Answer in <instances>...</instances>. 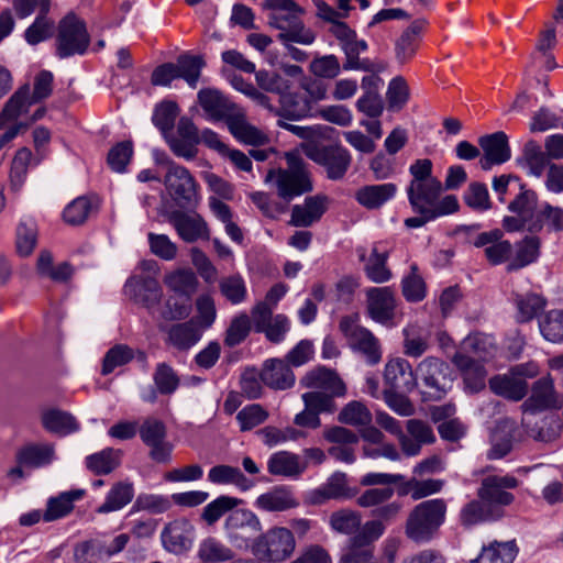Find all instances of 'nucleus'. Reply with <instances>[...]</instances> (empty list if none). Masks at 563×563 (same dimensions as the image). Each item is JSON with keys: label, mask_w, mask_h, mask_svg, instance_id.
<instances>
[{"label": "nucleus", "mask_w": 563, "mask_h": 563, "mask_svg": "<svg viewBox=\"0 0 563 563\" xmlns=\"http://www.w3.org/2000/svg\"><path fill=\"white\" fill-rule=\"evenodd\" d=\"M121 453L111 448L86 457V466L95 475H107L113 472L120 464Z\"/></svg>", "instance_id": "obj_47"}, {"label": "nucleus", "mask_w": 563, "mask_h": 563, "mask_svg": "<svg viewBox=\"0 0 563 563\" xmlns=\"http://www.w3.org/2000/svg\"><path fill=\"white\" fill-rule=\"evenodd\" d=\"M299 505L294 493L287 486L280 485L260 495L255 500V506L269 512H280Z\"/></svg>", "instance_id": "obj_31"}, {"label": "nucleus", "mask_w": 563, "mask_h": 563, "mask_svg": "<svg viewBox=\"0 0 563 563\" xmlns=\"http://www.w3.org/2000/svg\"><path fill=\"white\" fill-rule=\"evenodd\" d=\"M519 194L509 202L508 210L518 216L530 217L538 203V195L531 189H527L523 183H519Z\"/></svg>", "instance_id": "obj_62"}, {"label": "nucleus", "mask_w": 563, "mask_h": 563, "mask_svg": "<svg viewBox=\"0 0 563 563\" xmlns=\"http://www.w3.org/2000/svg\"><path fill=\"white\" fill-rule=\"evenodd\" d=\"M55 457V448L51 443L27 444L16 453L18 463L31 467L48 465Z\"/></svg>", "instance_id": "obj_40"}, {"label": "nucleus", "mask_w": 563, "mask_h": 563, "mask_svg": "<svg viewBox=\"0 0 563 563\" xmlns=\"http://www.w3.org/2000/svg\"><path fill=\"white\" fill-rule=\"evenodd\" d=\"M563 405L550 375L536 380L531 387V395L521 405L525 413H537L548 409L560 408Z\"/></svg>", "instance_id": "obj_16"}, {"label": "nucleus", "mask_w": 563, "mask_h": 563, "mask_svg": "<svg viewBox=\"0 0 563 563\" xmlns=\"http://www.w3.org/2000/svg\"><path fill=\"white\" fill-rule=\"evenodd\" d=\"M202 336V329L199 322L190 319L185 322L172 324L167 329L166 343L178 351H187L196 345Z\"/></svg>", "instance_id": "obj_27"}, {"label": "nucleus", "mask_w": 563, "mask_h": 563, "mask_svg": "<svg viewBox=\"0 0 563 563\" xmlns=\"http://www.w3.org/2000/svg\"><path fill=\"white\" fill-rule=\"evenodd\" d=\"M164 185L168 195L179 208L189 209L198 205L199 186L186 167L169 162Z\"/></svg>", "instance_id": "obj_9"}, {"label": "nucleus", "mask_w": 563, "mask_h": 563, "mask_svg": "<svg viewBox=\"0 0 563 563\" xmlns=\"http://www.w3.org/2000/svg\"><path fill=\"white\" fill-rule=\"evenodd\" d=\"M208 479L213 484H233L244 492L254 486V482L246 478L239 467L225 464L210 468Z\"/></svg>", "instance_id": "obj_42"}, {"label": "nucleus", "mask_w": 563, "mask_h": 563, "mask_svg": "<svg viewBox=\"0 0 563 563\" xmlns=\"http://www.w3.org/2000/svg\"><path fill=\"white\" fill-rule=\"evenodd\" d=\"M386 263L387 254L379 253L377 249L374 247L364 267L368 279L377 284L388 282L391 278V272L388 269Z\"/></svg>", "instance_id": "obj_58"}, {"label": "nucleus", "mask_w": 563, "mask_h": 563, "mask_svg": "<svg viewBox=\"0 0 563 563\" xmlns=\"http://www.w3.org/2000/svg\"><path fill=\"white\" fill-rule=\"evenodd\" d=\"M541 240L536 235H527L516 244L515 256L509 262L507 269L517 271L534 262L540 256Z\"/></svg>", "instance_id": "obj_39"}, {"label": "nucleus", "mask_w": 563, "mask_h": 563, "mask_svg": "<svg viewBox=\"0 0 563 563\" xmlns=\"http://www.w3.org/2000/svg\"><path fill=\"white\" fill-rule=\"evenodd\" d=\"M494 518L495 515L493 507L489 506L486 501H483L481 498L479 500H472L466 504L462 508L460 515V520L465 527H471Z\"/></svg>", "instance_id": "obj_53"}, {"label": "nucleus", "mask_w": 563, "mask_h": 563, "mask_svg": "<svg viewBox=\"0 0 563 563\" xmlns=\"http://www.w3.org/2000/svg\"><path fill=\"white\" fill-rule=\"evenodd\" d=\"M331 528L342 534L355 536L362 530L361 514L352 509H340L330 516Z\"/></svg>", "instance_id": "obj_49"}, {"label": "nucleus", "mask_w": 563, "mask_h": 563, "mask_svg": "<svg viewBox=\"0 0 563 563\" xmlns=\"http://www.w3.org/2000/svg\"><path fill=\"white\" fill-rule=\"evenodd\" d=\"M227 126L239 142L246 145L261 146L269 141L263 131L247 121L245 113L241 109L238 110L234 117L230 118Z\"/></svg>", "instance_id": "obj_30"}, {"label": "nucleus", "mask_w": 563, "mask_h": 563, "mask_svg": "<svg viewBox=\"0 0 563 563\" xmlns=\"http://www.w3.org/2000/svg\"><path fill=\"white\" fill-rule=\"evenodd\" d=\"M124 294L136 303L153 308L162 298L158 280L148 273L132 275L124 285Z\"/></svg>", "instance_id": "obj_14"}, {"label": "nucleus", "mask_w": 563, "mask_h": 563, "mask_svg": "<svg viewBox=\"0 0 563 563\" xmlns=\"http://www.w3.org/2000/svg\"><path fill=\"white\" fill-rule=\"evenodd\" d=\"M35 103L30 95L29 85L20 87L4 103L3 115L15 120L21 113L27 110L30 106Z\"/></svg>", "instance_id": "obj_64"}, {"label": "nucleus", "mask_w": 563, "mask_h": 563, "mask_svg": "<svg viewBox=\"0 0 563 563\" xmlns=\"http://www.w3.org/2000/svg\"><path fill=\"white\" fill-rule=\"evenodd\" d=\"M518 554V547L515 541H494L483 547L476 563H514Z\"/></svg>", "instance_id": "obj_41"}, {"label": "nucleus", "mask_w": 563, "mask_h": 563, "mask_svg": "<svg viewBox=\"0 0 563 563\" xmlns=\"http://www.w3.org/2000/svg\"><path fill=\"white\" fill-rule=\"evenodd\" d=\"M397 194V186L393 183L366 185L355 192V200L368 210L379 209Z\"/></svg>", "instance_id": "obj_33"}, {"label": "nucleus", "mask_w": 563, "mask_h": 563, "mask_svg": "<svg viewBox=\"0 0 563 563\" xmlns=\"http://www.w3.org/2000/svg\"><path fill=\"white\" fill-rule=\"evenodd\" d=\"M478 145L483 151L478 161L483 170H490L494 166L501 165L511 157L508 136L503 131L481 136Z\"/></svg>", "instance_id": "obj_15"}, {"label": "nucleus", "mask_w": 563, "mask_h": 563, "mask_svg": "<svg viewBox=\"0 0 563 563\" xmlns=\"http://www.w3.org/2000/svg\"><path fill=\"white\" fill-rule=\"evenodd\" d=\"M368 316L376 322L386 324L395 316L396 298L389 287H373L366 292Z\"/></svg>", "instance_id": "obj_21"}, {"label": "nucleus", "mask_w": 563, "mask_h": 563, "mask_svg": "<svg viewBox=\"0 0 563 563\" xmlns=\"http://www.w3.org/2000/svg\"><path fill=\"white\" fill-rule=\"evenodd\" d=\"M269 417L268 411L260 404L245 406L236 415V420L242 432L250 431L264 423Z\"/></svg>", "instance_id": "obj_61"}, {"label": "nucleus", "mask_w": 563, "mask_h": 563, "mask_svg": "<svg viewBox=\"0 0 563 563\" xmlns=\"http://www.w3.org/2000/svg\"><path fill=\"white\" fill-rule=\"evenodd\" d=\"M442 190L443 185L439 179H429V181L409 184L406 191L410 207L441 212V216L456 212L460 208L457 198L454 195H448L440 199Z\"/></svg>", "instance_id": "obj_4"}, {"label": "nucleus", "mask_w": 563, "mask_h": 563, "mask_svg": "<svg viewBox=\"0 0 563 563\" xmlns=\"http://www.w3.org/2000/svg\"><path fill=\"white\" fill-rule=\"evenodd\" d=\"M449 366L438 357L429 356L422 360L416 368V380L420 378L428 388V395L433 399H441L450 387L451 379L445 372Z\"/></svg>", "instance_id": "obj_12"}, {"label": "nucleus", "mask_w": 563, "mask_h": 563, "mask_svg": "<svg viewBox=\"0 0 563 563\" xmlns=\"http://www.w3.org/2000/svg\"><path fill=\"white\" fill-rule=\"evenodd\" d=\"M296 540L291 530L273 527L258 536L252 543V552L262 560L280 563L291 556Z\"/></svg>", "instance_id": "obj_5"}, {"label": "nucleus", "mask_w": 563, "mask_h": 563, "mask_svg": "<svg viewBox=\"0 0 563 563\" xmlns=\"http://www.w3.org/2000/svg\"><path fill=\"white\" fill-rule=\"evenodd\" d=\"M547 225L549 230L563 231V208L544 203L541 210L531 219L528 224V231L531 233L540 232Z\"/></svg>", "instance_id": "obj_44"}, {"label": "nucleus", "mask_w": 563, "mask_h": 563, "mask_svg": "<svg viewBox=\"0 0 563 563\" xmlns=\"http://www.w3.org/2000/svg\"><path fill=\"white\" fill-rule=\"evenodd\" d=\"M261 380L275 390H286L295 385L296 377L285 360L269 358L264 362L260 373Z\"/></svg>", "instance_id": "obj_24"}, {"label": "nucleus", "mask_w": 563, "mask_h": 563, "mask_svg": "<svg viewBox=\"0 0 563 563\" xmlns=\"http://www.w3.org/2000/svg\"><path fill=\"white\" fill-rule=\"evenodd\" d=\"M241 503V499L227 495L219 496L209 503L202 510L201 519L209 526L214 525L223 515L231 511Z\"/></svg>", "instance_id": "obj_55"}, {"label": "nucleus", "mask_w": 563, "mask_h": 563, "mask_svg": "<svg viewBox=\"0 0 563 563\" xmlns=\"http://www.w3.org/2000/svg\"><path fill=\"white\" fill-rule=\"evenodd\" d=\"M368 45L364 40H354L345 44L341 49L345 59L342 65L344 70H361L366 73H380L385 69V65L380 62H374L368 58H361V53L367 51Z\"/></svg>", "instance_id": "obj_29"}, {"label": "nucleus", "mask_w": 563, "mask_h": 563, "mask_svg": "<svg viewBox=\"0 0 563 563\" xmlns=\"http://www.w3.org/2000/svg\"><path fill=\"white\" fill-rule=\"evenodd\" d=\"M262 8L269 11V26L279 30L278 40L303 45L313 43V32L305 26L300 18L303 10L294 0H264Z\"/></svg>", "instance_id": "obj_2"}, {"label": "nucleus", "mask_w": 563, "mask_h": 563, "mask_svg": "<svg viewBox=\"0 0 563 563\" xmlns=\"http://www.w3.org/2000/svg\"><path fill=\"white\" fill-rule=\"evenodd\" d=\"M141 440L151 448L150 456L158 463L170 460L172 445L166 441V427L156 418H146L139 428Z\"/></svg>", "instance_id": "obj_13"}, {"label": "nucleus", "mask_w": 563, "mask_h": 563, "mask_svg": "<svg viewBox=\"0 0 563 563\" xmlns=\"http://www.w3.org/2000/svg\"><path fill=\"white\" fill-rule=\"evenodd\" d=\"M233 551L214 538L202 540L198 549V558L207 563H221L232 560Z\"/></svg>", "instance_id": "obj_51"}, {"label": "nucleus", "mask_w": 563, "mask_h": 563, "mask_svg": "<svg viewBox=\"0 0 563 563\" xmlns=\"http://www.w3.org/2000/svg\"><path fill=\"white\" fill-rule=\"evenodd\" d=\"M198 101L210 120L225 121L227 124L230 122V118L234 117L240 109L214 89L200 90Z\"/></svg>", "instance_id": "obj_23"}, {"label": "nucleus", "mask_w": 563, "mask_h": 563, "mask_svg": "<svg viewBox=\"0 0 563 563\" xmlns=\"http://www.w3.org/2000/svg\"><path fill=\"white\" fill-rule=\"evenodd\" d=\"M277 114L286 120H299L312 114L311 100L306 93L284 92Z\"/></svg>", "instance_id": "obj_36"}, {"label": "nucleus", "mask_w": 563, "mask_h": 563, "mask_svg": "<svg viewBox=\"0 0 563 563\" xmlns=\"http://www.w3.org/2000/svg\"><path fill=\"white\" fill-rule=\"evenodd\" d=\"M300 384L306 388L322 389L338 397H342L346 393V387L338 374L324 367L308 372L300 379Z\"/></svg>", "instance_id": "obj_28"}, {"label": "nucleus", "mask_w": 563, "mask_h": 563, "mask_svg": "<svg viewBox=\"0 0 563 563\" xmlns=\"http://www.w3.org/2000/svg\"><path fill=\"white\" fill-rule=\"evenodd\" d=\"M80 490L62 493L59 496L49 498L47 508L43 515L46 522H51L67 516L74 509V501L81 497Z\"/></svg>", "instance_id": "obj_50"}, {"label": "nucleus", "mask_w": 563, "mask_h": 563, "mask_svg": "<svg viewBox=\"0 0 563 563\" xmlns=\"http://www.w3.org/2000/svg\"><path fill=\"white\" fill-rule=\"evenodd\" d=\"M179 78L186 80V82L195 88L200 77L201 68L205 66V62L199 56H180L175 64Z\"/></svg>", "instance_id": "obj_63"}, {"label": "nucleus", "mask_w": 563, "mask_h": 563, "mask_svg": "<svg viewBox=\"0 0 563 563\" xmlns=\"http://www.w3.org/2000/svg\"><path fill=\"white\" fill-rule=\"evenodd\" d=\"M31 158L32 152L27 147H22L15 153L10 169V185L13 190H20L24 184Z\"/></svg>", "instance_id": "obj_59"}, {"label": "nucleus", "mask_w": 563, "mask_h": 563, "mask_svg": "<svg viewBox=\"0 0 563 563\" xmlns=\"http://www.w3.org/2000/svg\"><path fill=\"white\" fill-rule=\"evenodd\" d=\"M133 496L134 488L132 483H115L109 490L104 503L98 507L97 512L108 514L120 510L133 499Z\"/></svg>", "instance_id": "obj_46"}, {"label": "nucleus", "mask_w": 563, "mask_h": 563, "mask_svg": "<svg viewBox=\"0 0 563 563\" xmlns=\"http://www.w3.org/2000/svg\"><path fill=\"white\" fill-rule=\"evenodd\" d=\"M327 209L325 196L307 197L303 203L292 206L289 224L296 228H309L320 221Z\"/></svg>", "instance_id": "obj_22"}, {"label": "nucleus", "mask_w": 563, "mask_h": 563, "mask_svg": "<svg viewBox=\"0 0 563 563\" xmlns=\"http://www.w3.org/2000/svg\"><path fill=\"white\" fill-rule=\"evenodd\" d=\"M542 336L552 343L563 342V309H551L539 318Z\"/></svg>", "instance_id": "obj_48"}, {"label": "nucleus", "mask_w": 563, "mask_h": 563, "mask_svg": "<svg viewBox=\"0 0 563 563\" xmlns=\"http://www.w3.org/2000/svg\"><path fill=\"white\" fill-rule=\"evenodd\" d=\"M308 467L296 453L278 451L273 453L267 461V471L274 476L298 478Z\"/></svg>", "instance_id": "obj_26"}, {"label": "nucleus", "mask_w": 563, "mask_h": 563, "mask_svg": "<svg viewBox=\"0 0 563 563\" xmlns=\"http://www.w3.org/2000/svg\"><path fill=\"white\" fill-rule=\"evenodd\" d=\"M547 152H542L541 146L533 140L528 141L522 150V155L517 158V164L527 169V173L534 177H541L551 164Z\"/></svg>", "instance_id": "obj_38"}, {"label": "nucleus", "mask_w": 563, "mask_h": 563, "mask_svg": "<svg viewBox=\"0 0 563 563\" xmlns=\"http://www.w3.org/2000/svg\"><path fill=\"white\" fill-rule=\"evenodd\" d=\"M339 328L346 338L351 349L361 353L369 365L380 362L382 350L379 341L368 329L358 324V314L342 317Z\"/></svg>", "instance_id": "obj_7"}, {"label": "nucleus", "mask_w": 563, "mask_h": 563, "mask_svg": "<svg viewBox=\"0 0 563 563\" xmlns=\"http://www.w3.org/2000/svg\"><path fill=\"white\" fill-rule=\"evenodd\" d=\"M504 233L499 229L479 233L474 240L475 247L484 249V255L490 265L497 266L510 261L514 246L508 240L503 239Z\"/></svg>", "instance_id": "obj_18"}, {"label": "nucleus", "mask_w": 563, "mask_h": 563, "mask_svg": "<svg viewBox=\"0 0 563 563\" xmlns=\"http://www.w3.org/2000/svg\"><path fill=\"white\" fill-rule=\"evenodd\" d=\"M344 474L333 475L324 485L312 493V501L322 504L328 499H341L347 496Z\"/></svg>", "instance_id": "obj_54"}, {"label": "nucleus", "mask_w": 563, "mask_h": 563, "mask_svg": "<svg viewBox=\"0 0 563 563\" xmlns=\"http://www.w3.org/2000/svg\"><path fill=\"white\" fill-rule=\"evenodd\" d=\"M462 351L460 353H473L479 358L485 360L495 351L493 338L485 333L475 332L467 335L462 341Z\"/></svg>", "instance_id": "obj_56"}, {"label": "nucleus", "mask_w": 563, "mask_h": 563, "mask_svg": "<svg viewBox=\"0 0 563 563\" xmlns=\"http://www.w3.org/2000/svg\"><path fill=\"white\" fill-rule=\"evenodd\" d=\"M224 528L229 540L238 548H247L261 529L257 516L247 509L233 510L227 518Z\"/></svg>", "instance_id": "obj_11"}, {"label": "nucleus", "mask_w": 563, "mask_h": 563, "mask_svg": "<svg viewBox=\"0 0 563 563\" xmlns=\"http://www.w3.org/2000/svg\"><path fill=\"white\" fill-rule=\"evenodd\" d=\"M515 422L509 419L500 420L490 437L492 448L487 452L489 460L506 456L512 449Z\"/></svg>", "instance_id": "obj_37"}, {"label": "nucleus", "mask_w": 563, "mask_h": 563, "mask_svg": "<svg viewBox=\"0 0 563 563\" xmlns=\"http://www.w3.org/2000/svg\"><path fill=\"white\" fill-rule=\"evenodd\" d=\"M489 388L494 394L514 401L521 400L528 393V384L525 379L500 375L489 379Z\"/></svg>", "instance_id": "obj_43"}, {"label": "nucleus", "mask_w": 563, "mask_h": 563, "mask_svg": "<svg viewBox=\"0 0 563 563\" xmlns=\"http://www.w3.org/2000/svg\"><path fill=\"white\" fill-rule=\"evenodd\" d=\"M519 482L511 475H489L482 481L477 495L489 506H507L514 501V495L507 489H514Z\"/></svg>", "instance_id": "obj_17"}, {"label": "nucleus", "mask_w": 563, "mask_h": 563, "mask_svg": "<svg viewBox=\"0 0 563 563\" xmlns=\"http://www.w3.org/2000/svg\"><path fill=\"white\" fill-rule=\"evenodd\" d=\"M385 383L390 389L410 393L417 387L415 372L405 358L397 357L387 362L384 372Z\"/></svg>", "instance_id": "obj_25"}, {"label": "nucleus", "mask_w": 563, "mask_h": 563, "mask_svg": "<svg viewBox=\"0 0 563 563\" xmlns=\"http://www.w3.org/2000/svg\"><path fill=\"white\" fill-rule=\"evenodd\" d=\"M547 303L548 301L543 296L534 292L516 295L515 306L517 308V322H530L539 314V312L544 310Z\"/></svg>", "instance_id": "obj_45"}, {"label": "nucleus", "mask_w": 563, "mask_h": 563, "mask_svg": "<svg viewBox=\"0 0 563 563\" xmlns=\"http://www.w3.org/2000/svg\"><path fill=\"white\" fill-rule=\"evenodd\" d=\"M287 169H278L276 185L278 196L291 200L312 190L310 175L303 161L295 155H287Z\"/></svg>", "instance_id": "obj_10"}, {"label": "nucleus", "mask_w": 563, "mask_h": 563, "mask_svg": "<svg viewBox=\"0 0 563 563\" xmlns=\"http://www.w3.org/2000/svg\"><path fill=\"white\" fill-rule=\"evenodd\" d=\"M463 199L466 206L475 211L483 212L492 208L487 186L483 183H471L464 191Z\"/></svg>", "instance_id": "obj_60"}, {"label": "nucleus", "mask_w": 563, "mask_h": 563, "mask_svg": "<svg viewBox=\"0 0 563 563\" xmlns=\"http://www.w3.org/2000/svg\"><path fill=\"white\" fill-rule=\"evenodd\" d=\"M452 362L462 371L465 387L470 391L477 393L485 387L487 372L483 364L464 353H455Z\"/></svg>", "instance_id": "obj_32"}, {"label": "nucleus", "mask_w": 563, "mask_h": 563, "mask_svg": "<svg viewBox=\"0 0 563 563\" xmlns=\"http://www.w3.org/2000/svg\"><path fill=\"white\" fill-rule=\"evenodd\" d=\"M161 538L166 551L180 554L191 548L195 539V528L187 519H176L165 526Z\"/></svg>", "instance_id": "obj_20"}, {"label": "nucleus", "mask_w": 563, "mask_h": 563, "mask_svg": "<svg viewBox=\"0 0 563 563\" xmlns=\"http://www.w3.org/2000/svg\"><path fill=\"white\" fill-rule=\"evenodd\" d=\"M90 43L86 24L74 13H68L58 24L56 54L60 58L82 55Z\"/></svg>", "instance_id": "obj_8"}, {"label": "nucleus", "mask_w": 563, "mask_h": 563, "mask_svg": "<svg viewBox=\"0 0 563 563\" xmlns=\"http://www.w3.org/2000/svg\"><path fill=\"white\" fill-rule=\"evenodd\" d=\"M168 221L175 228L179 238L187 243L209 240L210 238L208 224L198 213L174 210L168 214Z\"/></svg>", "instance_id": "obj_19"}, {"label": "nucleus", "mask_w": 563, "mask_h": 563, "mask_svg": "<svg viewBox=\"0 0 563 563\" xmlns=\"http://www.w3.org/2000/svg\"><path fill=\"white\" fill-rule=\"evenodd\" d=\"M165 285L176 295L190 297L196 292L198 279L196 275L188 269H179L167 275L164 279Z\"/></svg>", "instance_id": "obj_52"}, {"label": "nucleus", "mask_w": 563, "mask_h": 563, "mask_svg": "<svg viewBox=\"0 0 563 563\" xmlns=\"http://www.w3.org/2000/svg\"><path fill=\"white\" fill-rule=\"evenodd\" d=\"M41 423L47 432L62 437L79 430L77 419L70 412L57 408L43 410Z\"/></svg>", "instance_id": "obj_34"}, {"label": "nucleus", "mask_w": 563, "mask_h": 563, "mask_svg": "<svg viewBox=\"0 0 563 563\" xmlns=\"http://www.w3.org/2000/svg\"><path fill=\"white\" fill-rule=\"evenodd\" d=\"M448 505L443 498L417 504L405 521V536L415 544L424 545L435 540L446 519Z\"/></svg>", "instance_id": "obj_1"}, {"label": "nucleus", "mask_w": 563, "mask_h": 563, "mask_svg": "<svg viewBox=\"0 0 563 563\" xmlns=\"http://www.w3.org/2000/svg\"><path fill=\"white\" fill-rule=\"evenodd\" d=\"M386 526L378 520L366 521L362 530L351 536L341 550L339 563H378L375 542L385 533Z\"/></svg>", "instance_id": "obj_3"}, {"label": "nucleus", "mask_w": 563, "mask_h": 563, "mask_svg": "<svg viewBox=\"0 0 563 563\" xmlns=\"http://www.w3.org/2000/svg\"><path fill=\"white\" fill-rule=\"evenodd\" d=\"M303 153L324 168L330 180L343 179L352 163L350 152L339 144L323 145L310 141L303 146Z\"/></svg>", "instance_id": "obj_6"}, {"label": "nucleus", "mask_w": 563, "mask_h": 563, "mask_svg": "<svg viewBox=\"0 0 563 563\" xmlns=\"http://www.w3.org/2000/svg\"><path fill=\"white\" fill-rule=\"evenodd\" d=\"M341 423L349 426H367L372 421V413L361 401L353 400L346 404L338 416Z\"/></svg>", "instance_id": "obj_57"}, {"label": "nucleus", "mask_w": 563, "mask_h": 563, "mask_svg": "<svg viewBox=\"0 0 563 563\" xmlns=\"http://www.w3.org/2000/svg\"><path fill=\"white\" fill-rule=\"evenodd\" d=\"M424 25L426 22L423 20L413 21L396 41L395 54L400 64L409 62L415 56Z\"/></svg>", "instance_id": "obj_35"}]
</instances>
